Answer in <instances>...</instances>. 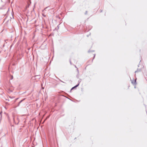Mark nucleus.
Masks as SVG:
<instances>
[{"mask_svg": "<svg viewBox=\"0 0 147 147\" xmlns=\"http://www.w3.org/2000/svg\"><path fill=\"white\" fill-rule=\"evenodd\" d=\"M79 86V84H78L76 85L75 86L73 87L71 89L70 91L71 92L72 90L74 89H76L77 87H78Z\"/></svg>", "mask_w": 147, "mask_h": 147, "instance_id": "1", "label": "nucleus"}, {"mask_svg": "<svg viewBox=\"0 0 147 147\" xmlns=\"http://www.w3.org/2000/svg\"><path fill=\"white\" fill-rule=\"evenodd\" d=\"M31 2L30 1L28 0V5L26 6V8H27L29 7L30 5Z\"/></svg>", "mask_w": 147, "mask_h": 147, "instance_id": "2", "label": "nucleus"}, {"mask_svg": "<svg viewBox=\"0 0 147 147\" xmlns=\"http://www.w3.org/2000/svg\"><path fill=\"white\" fill-rule=\"evenodd\" d=\"M136 79H135L134 81V80H133V81L131 82V83L132 84H133L134 85H135L136 84Z\"/></svg>", "mask_w": 147, "mask_h": 147, "instance_id": "3", "label": "nucleus"}, {"mask_svg": "<svg viewBox=\"0 0 147 147\" xmlns=\"http://www.w3.org/2000/svg\"><path fill=\"white\" fill-rule=\"evenodd\" d=\"M25 98H24L23 99L21 100V101H20L18 103V105L17 106H19L20 105V104L24 100Z\"/></svg>", "mask_w": 147, "mask_h": 147, "instance_id": "4", "label": "nucleus"}, {"mask_svg": "<svg viewBox=\"0 0 147 147\" xmlns=\"http://www.w3.org/2000/svg\"><path fill=\"white\" fill-rule=\"evenodd\" d=\"M141 71V69H138L137 70L135 71V73H137L138 72H140Z\"/></svg>", "mask_w": 147, "mask_h": 147, "instance_id": "5", "label": "nucleus"}, {"mask_svg": "<svg viewBox=\"0 0 147 147\" xmlns=\"http://www.w3.org/2000/svg\"><path fill=\"white\" fill-rule=\"evenodd\" d=\"M94 50H89L88 51V53H90L91 52H94Z\"/></svg>", "mask_w": 147, "mask_h": 147, "instance_id": "6", "label": "nucleus"}, {"mask_svg": "<svg viewBox=\"0 0 147 147\" xmlns=\"http://www.w3.org/2000/svg\"><path fill=\"white\" fill-rule=\"evenodd\" d=\"M10 77H11V78H10L11 80H12V79H13V76L12 75H11L10 76Z\"/></svg>", "mask_w": 147, "mask_h": 147, "instance_id": "7", "label": "nucleus"}, {"mask_svg": "<svg viewBox=\"0 0 147 147\" xmlns=\"http://www.w3.org/2000/svg\"><path fill=\"white\" fill-rule=\"evenodd\" d=\"M81 82V79H80L78 81V84H80V83Z\"/></svg>", "mask_w": 147, "mask_h": 147, "instance_id": "8", "label": "nucleus"}, {"mask_svg": "<svg viewBox=\"0 0 147 147\" xmlns=\"http://www.w3.org/2000/svg\"><path fill=\"white\" fill-rule=\"evenodd\" d=\"M9 97L11 98H14V97L13 96H9Z\"/></svg>", "mask_w": 147, "mask_h": 147, "instance_id": "9", "label": "nucleus"}, {"mask_svg": "<svg viewBox=\"0 0 147 147\" xmlns=\"http://www.w3.org/2000/svg\"><path fill=\"white\" fill-rule=\"evenodd\" d=\"M95 54H94V57H93V59H92V61H93V60L94 59V58H95Z\"/></svg>", "mask_w": 147, "mask_h": 147, "instance_id": "10", "label": "nucleus"}, {"mask_svg": "<svg viewBox=\"0 0 147 147\" xmlns=\"http://www.w3.org/2000/svg\"><path fill=\"white\" fill-rule=\"evenodd\" d=\"M69 62H70V63L71 65H72V63L71 62V61L70 59L69 60Z\"/></svg>", "mask_w": 147, "mask_h": 147, "instance_id": "11", "label": "nucleus"}, {"mask_svg": "<svg viewBox=\"0 0 147 147\" xmlns=\"http://www.w3.org/2000/svg\"><path fill=\"white\" fill-rule=\"evenodd\" d=\"M19 98H16L15 99V102H16V101Z\"/></svg>", "mask_w": 147, "mask_h": 147, "instance_id": "12", "label": "nucleus"}, {"mask_svg": "<svg viewBox=\"0 0 147 147\" xmlns=\"http://www.w3.org/2000/svg\"><path fill=\"white\" fill-rule=\"evenodd\" d=\"M57 29H58L59 28V25H58L57 26ZM55 29H56V30H57V28H56Z\"/></svg>", "mask_w": 147, "mask_h": 147, "instance_id": "13", "label": "nucleus"}, {"mask_svg": "<svg viewBox=\"0 0 147 147\" xmlns=\"http://www.w3.org/2000/svg\"><path fill=\"white\" fill-rule=\"evenodd\" d=\"M59 81H60L61 82H63V83H64V82H63V81H62V80H61L60 79H59Z\"/></svg>", "mask_w": 147, "mask_h": 147, "instance_id": "14", "label": "nucleus"}, {"mask_svg": "<svg viewBox=\"0 0 147 147\" xmlns=\"http://www.w3.org/2000/svg\"><path fill=\"white\" fill-rule=\"evenodd\" d=\"M87 11H86L85 12V15H86V14H87Z\"/></svg>", "mask_w": 147, "mask_h": 147, "instance_id": "15", "label": "nucleus"}, {"mask_svg": "<svg viewBox=\"0 0 147 147\" xmlns=\"http://www.w3.org/2000/svg\"><path fill=\"white\" fill-rule=\"evenodd\" d=\"M5 100H7V101H9V99H5Z\"/></svg>", "mask_w": 147, "mask_h": 147, "instance_id": "16", "label": "nucleus"}, {"mask_svg": "<svg viewBox=\"0 0 147 147\" xmlns=\"http://www.w3.org/2000/svg\"><path fill=\"white\" fill-rule=\"evenodd\" d=\"M77 71H78V74L79 73V71H78V68L77 69Z\"/></svg>", "mask_w": 147, "mask_h": 147, "instance_id": "17", "label": "nucleus"}, {"mask_svg": "<svg viewBox=\"0 0 147 147\" xmlns=\"http://www.w3.org/2000/svg\"><path fill=\"white\" fill-rule=\"evenodd\" d=\"M75 67L76 68H77V67H76V65H75Z\"/></svg>", "mask_w": 147, "mask_h": 147, "instance_id": "18", "label": "nucleus"}, {"mask_svg": "<svg viewBox=\"0 0 147 147\" xmlns=\"http://www.w3.org/2000/svg\"><path fill=\"white\" fill-rule=\"evenodd\" d=\"M100 12H102V10H100Z\"/></svg>", "mask_w": 147, "mask_h": 147, "instance_id": "19", "label": "nucleus"}, {"mask_svg": "<svg viewBox=\"0 0 147 147\" xmlns=\"http://www.w3.org/2000/svg\"><path fill=\"white\" fill-rule=\"evenodd\" d=\"M43 16H44V17H45V16H45V15H43Z\"/></svg>", "mask_w": 147, "mask_h": 147, "instance_id": "20", "label": "nucleus"}, {"mask_svg": "<svg viewBox=\"0 0 147 147\" xmlns=\"http://www.w3.org/2000/svg\"><path fill=\"white\" fill-rule=\"evenodd\" d=\"M6 104H8V103L7 102H6Z\"/></svg>", "mask_w": 147, "mask_h": 147, "instance_id": "21", "label": "nucleus"}, {"mask_svg": "<svg viewBox=\"0 0 147 147\" xmlns=\"http://www.w3.org/2000/svg\"><path fill=\"white\" fill-rule=\"evenodd\" d=\"M139 65H138V67H139Z\"/></svg>", "mask_w": 147, "mask_h": 147, "instance_id": "22", "label": "nucleus"}, {"mask_svg": "<svg viewBox=\"0 0 147 147\" xmlns=\"http://www.w3.org/2000/svg\"><path fill=\"white\" fill-rule=\"evenodd\" d=\"M13 16V18H14V17H13V16Z\"/></svg>", "mask_w": 147, "mask_h": 147, "instance_id": "23", "label": "nucleus"}, {"mask_svg": "<svg viewBox=\"0 0 147 147\" xmlns=\"http://www.w3.org/2000/svg\"><path fill=\"white\" fill-rule=\"evenodd\" d=\"M76 77H77L78 78V76H76Z\"/></svg>", "mask_w": 147, "mask_h": 147, "instance_id": "24", "label": "nucleus"}, {"mask_svg": "<svg viewBox=\"0 0 147 147\" xmlns=\"http://www.w3.org/2000/svg\"><path fill=\"white\" fill-rule=\"evenodd\" d=\"M76 77H77L78 78V76H76Z\"/></svg>", "mask_w": 147, "mask_h": 147, "instance_id": "25", "label": "nucleus"}, {"mask_svg": "<svg viewBox=\"0 0 147 147\" xmlns=\"http://www.w3.org/2000/svg\"><path fill=\"white\" fill-rule=\"evenodd\" d=\"M3 46H4V45H3Z\"/></svg>", "mask_w": 147, "mask_h": 147, "instance_id": "26", "label": "nucleus"}, {"mask_svg": "<svg viewBox=\"0 0 147 147\" xmlns=\"http://www.w3.org/2000/svg\"><path fill=\"white\" fill-rule=\"evenodd\" d=\"M146 76H147V75Z\"/></svg>", "mask_w": 147, "mask_h": 147, "instance_id": "27", "label": "nucleus"}]
</instances>
